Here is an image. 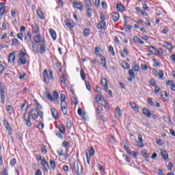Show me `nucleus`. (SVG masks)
Masks as SVG:
<instances>
[{
    "instance_id": "nucleus-1",
    "label": "nucleus",
    "mask_w": 175,
    "mask_h": 175,
    "mask_svg": "<svg viewBox=\"0 0 175 175\" xmlns=\"http://www.w3.org/2000/svg\"><path fill=\"white\" fill-rule=\"evenodd\" d=\"M42 110V105L37 103V105L33 108L30 113H25L23 118L25 120L27 126L29 127L32 126V122H31V117L33 120H38L39 117L43 118V112Z\"/></svg>"
},
{
    "instance_id": "nucleus-2",
    "label": "nucleus",
    "mask_w": 175,
    "mask_h": 175,
    "mask_svg": "<svg viewBox=\"0 0 175 175\" xmlns=\"http://www.w3.org/2000/svg\"><path fill=\"white\" fill-rule=\"evenodd\" d=\"M66 96L65 94H62L60 96V100H61V109L62 111H63V114L66 116L68 114V104H66Z\"/></svg>"
},
{
    "instance_id": "nucleus-3",
    "label": "nucleus",
    "mask_w": 175,
    "mask_h": 175,
    "mask_svg": "<svg viewBox=\"0 0 175 175\" xmlns=\"http://www.w3.org/2000/svg\"><path fill=\"white\" fill-rule=\"evenodd\" d=\"M43 79L45 83H49L50 80H54V77L53 76V71L47 70H44L43 72Z\"/></svg>"
},
{
    "instance_id": "nucleus-4",
    "label": "nucleus",
    "mask_w": 175,
    "mask_h": 175,
    "mask_svg": "<svg viewBox=\"0 0 175 175\" xmlns=\"http://www.w3.org/2000/svg\"><path fill=\"white\" fill-rule=\"evenodd\" d=\"M27 62V53L23 51H21L20 53L18 54V65H25Z\"/></svg>"
},
{
    "instance_id": "nucleus-5",
    "label": "nucleus",
    "mask_w": 175,
    "mask_h": 175,
    "mask_svg": "<svg viewBox=\"0 0 175 175\" xmlns=\"http://www.w3.org/2000/svg\"><path fill=\"white\" fill-rule=\"evenodd\" d=\"M85 154L88 165H90V162H91V157L95 155V150H94V148H88L86 150Z\"/></svg>"
},
{
    "instance_id": "nucleus-6",
    "label": "nucleus",
    "mask_w": 175,
    "mask_h": 175,
    "mask_svg": "<svg viewBox=\"0 0 175 175\" xmlns=\"http://www.w3.org/2000/svg\"><path fill=\"white\" fill-rule=\"evenodd\" d=\"M33 39H34L35 43H37V44L40 43L41 44L43 43H46V40L44 39V37L39 34L34 36Z\"/></svg>"
},
{
    "instance_id": "nucleus-7",
    "label": "nucleus",
    "mask_w": 175,
    "mask_h": 175,
    "mask_svg": "<svg viewBox=\"0 0 175 175\" xmlns=\"http://www.w3.org/2000/svg\"><path fill=\"white\" fill-rule=\"evenodd\" d=\"M6 13V5L5 3H0V20H2L3 14Z\"/></svg>"
},
{
    "instance_id": "nucleus-8",
    "label": "nucleus",
    "mask_w": 175,
    "mask_h": 175,
    "mask_svg": "<svg viewBox=\"0 0 175 175\" xmlns=\"http://www.w3.org/2000/svg\"><path fill=\"white\" fill-rule=\"evenodd\" d=\"M74 170L77 175L83 174V166L79 165V164L74 165Z\"/></svg>"
},
{
    "instance_id": "nucleus-9",
    "label": "nucleus",
    "mask_w": 175,
    "mask_h": 175,
    "mask_svg": "<svg viewBox=\"0 0 175 175\" xmlns=\"http://www.w3.org/2000/svg\"><path fill=\"white\" fill-rule=\"evenodd\" d=\"M9 64H13L14 61H16V53L12 52L9 54L8 58Z\"/></svg>"
},
{
    "instance_id": "nucleus-10",
    "label": "nucleus",
    "mask_w": 175,
    "mask_h": 175,
    "mask_svg": "<svg viewBox=\"0 0 175 175\" xmlns=\"http://www.w3.org/2000/svg\"><path fill=\"white\" fill-rule=\"evenodd\" d=\"M64 24L66 27H68V28H74L75 27V23L73 21L70 19H67L64 21Z\"/></svg>"
},
{
    "instance_id": "nucleus-11",
    "label": "nucleus",
    "mask_w": 175,
    "mask_h": 175,
    "mask_svg": "<svg viewBox=\"0 0 175 175\" xmlns=\"http://www.w3.org/2000/svg\"><path fill=\"white\" fill-rule=\"evenodd\" d=\"M138 141H135L137 143V147H144V144L143 143V137H142V135L139 134L137 136Z\"/></svg>"
},
{
    "instance_id": "nucleus-12",
    "label": "nucleus",
    "mask_w": 175,
    "mask_h": 175,
    "mask_svg": "<svg viewBox=\"0 0 175 175\" xmlns=\"http://www.w3.org/2000/svg\"><path fill=\"white\" fill-rule=\"evenodd\" d=\"M0 94H1V99L2 103H5V89L3 88L0 87Z\"/></svg>"
},
{
    "instance_id": "nucleus-13",
    "label": "nucleus",
    "mask_w": 175,
    "mask_h": 175,
    "mask_svg": "<svg viewBox=\"0 0 175 175\" xmlns=\"http://www.w3.org/2000/svg\"><path fill=\"white\" fill-rule=\"evenodd\" d=\"M73 8H75V9H79V10H83V3H80V2H75L73 3Z\"/></svg>"
},
{
    "instance_id": "nucleus-14",
    "label": "nucleus",
    "mask_w": 175,
    "mask_h": 175,
    "mask_svg": "<svg viewBox=\"0 0 175 175\" xmlns=\"http://www.w3.org/2000/svg\"><path fill=\"white\" fill-rule=\"evenodd\" d=\"M41 165L43 166L45 172H49L47 169H49V163L46 161V159H43L41 160Z\"/></svg>"
},
{
    "instance_id": "nucleus-15",
    "label": "nucleus",
    "mask_w": 175,
    "mask_h": 175,
    "mask_svg": "<svg viewBox=\"0 0 175 175\" xmlns=\"http://www.w3.org/2000/svg\"><path fill=\"white\" fill-rule=\"evenodd\" d=\"M51 113L52 114V117H53V118L55 120H57L58 118V112L57 111V109L55 108H51Z\"/></svg>"
},
{
    "instance_id": "nucleus-16",
    "label": "nucleus",
    "mask_w": 175,
    "mask_h": 175,
    "mask_svg": "<svg viewBox=\"0 0 175 175\" xmlns=\"http://www.w3.org/2000/svg\"><path fill=\"white\" fill-rule=\"evenodd\" d=\"M111 17L114 23H117V21L120 20V14H118V12H113L111 14Z\"/></svg>"
},
{
    "instance_id": "nucleus-17",
    "label": "nucleus",
    "mask_w": 175,
    "mask_h": 175,
    "mask_svg": "<svg viewBox=\"0 0 175 175\" xmlns=\"http://www.w3.org/2000/svg\"><path fill=\"white\" fill-rule=\"evenodd\" d=\"M46 47H47V44H46V42H44L40 44V54H44V53H46Z\"/></svg>"
},
{
    "instance_id": "nucleus-18",
    "label": "nucleus",
    "mask_w": 175,
    "mask_h": 175,
    "mask_svg": "<svg viewBox=\"0 0 175 175\" xmlns=\"http://www.w3.org/2000/svg\"><path fill=\"white\" fill-rule=\"evenodd\" d=\"M101 84L103 88H105V91H107L109 90V85L107 84V80L105 78H103L101 80Z\"/></svg>"
},
{
    "instance_id": "nucleus-19",
    "label": "nucleus",
    "mask_w": 175,
    "mask_h": 175,
    "mask_svg": "<svg viewBox=\"0 0 175 175\" xmlns=\"http://www.w3.org/2000/svg\"><path fill=\"white\" fill-rule=\"evenodd\" d=\"M98 29H106V22L105 21H101L97 25Z\"/></svg>"
},
{
    "instance_id": "nucleus-20",
    "label": "nucleus",
    "mask_w": 175,
    "mask_h": 175,
    "mask_svg": "<svg viewBox=\"0 0 175 175\" xmlns=\"http://www.w3.org/2000/svg\"><path fill=\"white\" fill-rule=\"evenodd\" d=\"M115 116H116V118H120L122 117V113H121V109L118 107H116L115 109Z\"/></svg>"
},
{
    "instance_id": "nucleus-21",
    "label": "nucleus",
    "mask_w": 175,
    "mask_h": 175,
    "mask_svg": "<svg viewBox=\"0 0 175 175\" xmlns=\"http://www.w3.org/2000/svg\"><path fill=\"white\" fill-rule=\"evenodd\" d=\"M130 106H131V109H133V110H134V111H137V112L139 111V106H137L136 103L131 102L130 103Z\"/></svg>"
},
{
    "instance_id": "nucleus-22",
    "label": "nucleus",
    "mask_w": 175,
    "mask_h": 175,
    "mask_svg": "<svg viewBox=\"0 0 175 175\" xmlns=\"http://www.w3.org/2000/svg\"><path fill=\"white\" fill-rule=\"evenodd\" d=\"M133 40L135 43H138V44H144V42L137 36H134L133 38Z\"/></svg>"
},
{
    "instance_id": "nucleus-23",
    "label": "nucleus",
    "mask_w": 175,
    "mask_h": 175,
    "mask_svg": "<svg viewBox=\"0 0 175 175\" xmlns=\"http://www.w3.org/2000/svg\"><path fill=\"white\" fill-rule=\"evenodd\" d=\"M49 33L53 40H55L57 39V33L55 32V30L53 29H49Z\"/></svg>"
},
{
    "instance_id": "nucleus-24",
    "label": "nucleus",
    "mask_w": 175,
    "mask_h": 175,
    "mask_svg": "<svg viewBox=\"0 0 175 175\" xmlns=\"http://www.w3.org/2000/svg\"><path fill=\"white\" fill-rule=\"evenodd\" d=\"M37 14L41 20H44V15L43 14V12H42V9L40 8L37 9Z\"/></svg>"
},
{
    "instance_id": "nucleus-25",
    "label": "nucleus",
    "mask_w": 175,
    "mask_h": 175,
    "mask_svg": "<svg viewBox=\"0 0 175 175\" xmlns=\"http://www.w3.org/2000/svg\"><path fill=\"white\" fill-rule=\"evenodd\" d=\"M143 113H144V116H146V117H147L148 118H150V117H151V112H150L148 109L144 108Z\"/></svg>"
},
{
    "instance_id": "nucleus-26",
    "label": "nucleus",
    "mask_w": 175,
    "mask_h": 175,
    "mask_svg": "<svg viewBox=\"0 0 175 175\" xmlns=\"http://www.w3.org/2000/svg\"><path fill=\"white\" fill-rule=\"evenodd\" d=\"M163 46L168 50H172L173 49V45L169 42H163Z\"/></svg>"
},
{
    "instance_id": "nucleus-27",
    "label": "nucleus",
    "mask_w": 175,
    "mask_h": 175,
    "mask_svg": "<svg viewBox=\"0 0 175 175\" xmlns=\"http://www.w3.org/2000/svg\"><path fill=\"white\" fill-rule=\"evenodd\" d=\"M78 114L82 117V118H85V111H83L81 108L78 109Z\"/></svg>"
},
{
    "instance_id": "nucleus-28",
    "label": "nucleus",
    "mask_w": 175,
    "mask_h": 175,
    "mask_svg": "<svg viewBox=\"0 0 175 175\" xmlns=\"http://www.w3.org/2000/svg\"><path fill=\"white\" fill-rule=\"evenodd\" d=\"M58 129H59L60 133H62V135H65L66 129H65V126H64V125L59 124L58 126Z\"/></svg>"
},
{
    "instance_id": "nucleus-29",
    "label": "nucleus",
    "mask_w": 175,
    "mask_h": 175,
    "mask_svg": "<svg viewBox=\"0 0 175 175\" xmlns=\"http://www.w3.org/2000/svg\"><path fill=\"white\" fill-rule=\"evenodd\" d=\"M141 154L142 157L145 158V159L147 161L148 159V154H147V150L144 149L141 151Z\"/></svg>"
},
{
    "instance_id": "nucleus-30",
    "label": "nucleus",
    "mask_w": 175,
    "mask_h": 175,
    "mask_svg": "<svg viewBox=\"0 0 175 175\" xmlns=\"http://www.w3.org/2000/svg\"><path fill=\"white\" fill-rule=\"evenodd\" d=\"M6 110L10 116H12V114H13V107L12 105H8L6 107Z\"/></svg>"
},
{
    "instance_id": "nucleus-31",
    "label": "nucleus",
    "mask_w": 175,
    "mask_h": 175,
    "mask_svg": "<svg viewBox=\"0 0 175 175\" xmlns=\"http://www.w3.org/2000/svg\"><path fill=\"white\" fill-rule=\"evenodd\" d=\"M96 102H103V100H105V98L103 97V96L98 94L97 96H96Z\"/></svg>"
},
{
    "instance_id": "nucleus-32",
    "label": "nucleus",
    "mask_w": 175,
    "mask_h": 175,
    "mask_svg": "<svg viewBox=\"0 0 175 175\" xmlns=\"http://www.w3.org/2000/svg\"><path fill=\"white\" fill-rule=\"evenodd\" d=\"M61 81L62 83H63L65 87H68V85L66 84V75H65L64 74H63L62 76Z\"/></svg>"
},
{
    "instance_id": "nucleus-33",
    "label": "nucleus",
    "mask_w": 175,
    "mask_h": 175,
    "mask_svg": "<svg viewBox=\"0 0 175 175\" xmlns=\"http://www.w3.org/2000/svg\"><path fill=\"white\" fill-rule=\"evenodd\" d=\"M33 33H39V26L38 25H35L32 28Z\"/></svg>"
},
{
    "instance_id": "nucleus-34",
    "label": "nucleus",
    "mask_w": 175,
    "mask_h": 175,
    "mask_svg": "<svg viewBox=\"0 0 175 175\" xmlns=\"http://www.w3.org/2000/svg\"><path fill=\"white\" fill-rule=\"evenodd\" d=\"M116 8L120 12H124L125 10V8L123 7L122 4H117L116 5Z\"/></svg>"
},
{
    "instance_id": "nucleus-35",
    "label": "nucleus",
    "mask_w": 175,
    "mask_h": 175,
    "mask_svg": "<svg viewBox=\"0 0 175 175\" xmlns=\"http://www.w3.org/2000/svg\"><path fill=\"white\" fill-rule=\"evenodd\" d=\"M90 33H91V30L88 28H86L83 30V36L87 37L90 36Z\"/></svg>"
},
{
    "instance_id": "nucleus-36",
    "label": "nucleus",
    "mask_w": 175,
    "mask_h": 175,
    "mask_svg": "<svg viewBox=\"0 0 175 175\" xmlns=\"http://www.w3.org/2000/svg\"><path fill=\"white\" fill-rule=\"evenodd\" d=\"M122 66L123 69H129V68H131V66H129V64L126 63V62H122Z\"/></svg>"
},
{
    "instance_id": "nucleus-37",
    "label": "nucleus",
    "mask_w": 175,
    "mask_h": 175,
    "mask_svg": "<svg viewBox=\"0 0 175 175\" xmlns=\"http://www.w3.org/2000/svg\"><path fill=\"white\" fill-rule=\"evenodd\" d=\"M97 167H98L99 172H100V173L102 174H103V173H105V168L103 167V166H102V165L97 164Z\"/></svg>"
},
{
    "instance_id": "nucleus-38",
    "label": "nucleus",
    "mask_w": 175,
    "mask_h": 175,
    "mask_svg": "<svg viewBox=\"0 0 175 175\" xmlns=\"http://www.w3.org/2000/svg\"><path fill=\"white\" fill-rule=\"evenodd\" d=\"M31 49L33 53H38V46L34 42H32Z\"/></svg>"
},
{
    "instance_id": "nucleus-39",
    "label": "nucleus",
    "mask_w": 175,
    "mask_h": 175,
    "mask_svg": "<svg viewBox=\"0 0 175 175\" xmlns=\"http://www.w3.org/2000/svg\"><path fill=\"white\" fill-rule=\"evenodd\" d=\"M31 34L28 32L27 36L25 37V40H26L27 43H29V42H31Z\"/></svg>"
},
{
    "instance_id": "nucleus-40",
    "label": "nucleus",
    "mask_w": 175,
    "mask_h": 175,
    "mask_svg": "<svg viewBox=\"0 0 175 175\" xmlns=\"http://www.w3.org/2000/svg\"><path fill=\"white\" fill-rule=\"evenodd\" d=\"M80 75H81V77L82 79V80H83L84 81H85V72H84V70L81 69L80 71Z\"/></svg>"
},
{
    "instance_id": "nucleus-41",
    "label": "nucleus",
    "mask_w": 175,
    "mask_h": 175,
    "mask_svg": "<svg viewBox=\"0 0 175 175\" xmlns=\"http://www.w3.org/2000/svg\"><path fill=\"white\" fill-rule=\"evenodd\" d=\"M86 14L88 17H92V10L91 8H87Z\"/></svg>"
},
{
    "instance_id": "nucleus-42",
    "label": "nucleus",
    "mask_w": 175,
    "mask_h": 175,
    "mask_svg": "<svg viewBox=\"0 0 175 175\" xmlns=\"http://www.w3.org/2000/svg\"><path fill=\"white\" fill-rule=\"evenodd\" d=\"M100 51V48H99V47H95V49H94V53H95L96 55H97L98 57H100V53H99Z\"/></svg>"
},
{
    "instance_id": "nucleus-43",
    "label": "nucleus",
    "mask_w": 175,
    "mask_h": 175,
    "mask_svg": "<svg viewBox=\"0 0 175 175\" xmlns=\"http://www.w3.org/2000/svg\"><path fill=\"white\" fill-rule=\"evenodd\" d=\"M161 154L163 159H167V158H169V156L167 155V152H166L165 151H162Z\"/></svg>"
},
{
    "instance_id": "nucleus-44",
    "label": "nucleus",
    "mask_w": 175,
    "mask_h": 175,
    "mask_svg": "<svg viewBox=\"0 0 175 175\" xmlns=\"http://www.w3.org/2000/svg\"><path fill=\"white\" fill-rule=\"evenodd\" d=\"M27 107H28V103H25L21 106L22 111H26Z\"/></svg>"
},
{
    "instance_id": "nucleus-45",
    "label": "nucleus",
    "mask_w": 175,
    "mask_h": 175,
    "mask_svg": "<svg viewBox=\"0 0 175 175\" xmlns=\"http://www.w3.org/2000/svg\"><path fill=\"white\" fill-rule=\"evenodd\" d=\"M59 98V95L58 94V92H53V102H55L58 98Z\"/></svg>"
},
{
    "instance_id": "nucleus-46",
    "label": "nucleus",
    "mask_w": 175,
    "mask_h": 175,
    "mask_svg": "<svg viewBox=\"0 0 175 175\" xmlns=\"http://www.w3.org/2000/svg\"><path fill=\"white\" fill-rule=\"evenodd\" d=\"M91 0H85V8H90L92 6Z\"/></svg>"
},
{
    "instance_id": "nucleus-47",
    "label": "nucleus",
    "mask_w": 175,
    "mask_h": 175,
    "mask_svg": "<svg viewBox=\"0 0 175 175\" xmlns=\"http://www.w3.org/2000/svg\"><path fill=\"white\" fill-rule=\"evenodd\" d=\"M3 124H4V126H5L7 131H10L11 128L9 126V122H8V120H4Z\"/></svg>"
},
{
    "instance_id": "nucleus-48",
    "label": "nucleus",
    "mask_w": 175,
    "mask_h": 175,
    "mask_svg": "<svg viewBox=\"0 0 175 175\" xmlns=\"http://www.w3.org/2000/svg\"><path fill=\"white\" fill-rule=\"evenodd\" d=\"M129 75L132 77V79H135L136 75H135V72H133V70H130L129 71Z\"/></svg>"
},
{
    "instance_id": "nucleus-49",
    "label": "nucleus",
    "mask_w": 175,
    "mask_h": 175,
    "mask_svg": "<svg viewBox=\"0 0 175 175\" xmlns=\"http://www.w3.org/2000/svg\"><path fill=\"white\" fill-rule=\"evenodd\" d=\"M157 76H159V77L161 80H163L164 74L162 70L159 71Z\"/></svg>"
},
{
    "instance_id": "nucleus-50",
    "label": "nucleus",
    "mask_w": 175,
    "mask_h": 175,
    "mask_svg": "<svg viewBox=\"0 0 175 175\" xmlns=\"http://www.w3.org/2000/svg\"><path fill=\"white\" fill-rule=\"evenodd\" d=\"M109 51L111 53V55H116V53H114V48L112 46H109Z\"/></svg>"
},
{
    "instance_id": "nucleus-51",
    "label": "nucleus",
    "mask_w": 175,
    "mask_h": 175,
    "mask_svg": "<svg viewBox=\"0 0 175 175\" xmlns=\"http://www.w3.org/2000/svg\"><path fill=\"white\" fill-rule=\"evenodd\" d=\"M148 103L150 105V106H152L154 107V104L155 103V101L152 100V98H148Z\"/></svg>"
},
{
    "instance_id": "nucleus-52",
    "label": "nucleus",
    "mask_w": 175,
    "mask_h": 175,
    "mask_svg": "<svg viewBox=\"0 0 175 175\" xmlns=\"http://www.w3.org/2000/svg\"><path fill=\"white\" fill-rule=\"evenodd\" d=\"M157 49H155V47L154 46H149V51L151 52V53L154 55V54H155V51H156Z\"/></svg>"
},
{
    "instance_id": "nucleus-53",
    "label": "nucleus",
    "mask_w": 175,
    "mask_h": 175,
    "mask_svg": "<svg viewBox=\"0 0 175 175\" xmlns=\"http://www.w3.org/2000/svg\"><path fill=\"white\" fill-rule=\"evenodd\" d=\"M66 126L67 128H72V121L69 119L66 120Z\"/></svg>"
},
{
    "instance_id": "nucleus-54",
    "label": "nucleus",
    "mask_w": 175,
    "mask_h": 175,
    "mask_svg": "<svg viewBox=\"0 0 175 175\" xmlns=\"http://www.w3.org/2000/svg\"><path fill=\"white\" fill-rule=\"evenodd\" d=\"M50 166L53 169V170H54V169H55V161H50Z\"/></svg>"
},
{
    "instance_id": "nucleus-55",
    "label": "nucleus",
    "mask_w": 175,
    "mask_h": 175,
    "mask_svg": "<svg viewBox=\"0 0 175 175\" xmlns=\"http://www.w3.org/2000/svg\"><path fill=\"white\" fill-rule=\"evenodd\" d=\"M12 46H18V40H17V38H14V40H12Z\"/></svg>"
},
{
    "instance_id": "nucleus-56",
    "label": "nucleus",
    "mask_w": 175,
    "mask_h": 175,
    "mask_svg": "<svg viewBox=\"0 0 175 175\" xmlns=\"http://www.w3.org/2000/svg\"><path fill=\"white\" fill-rule=\"evenodd\" d=\"M94 5L96 8L100 6V0H94Z\"/></svg>"
},
{
    "instance_id": "nucleus-57",
    "label": "nucleus",
    "mask_w": 175,
    "mask_h": 175,
    "mask_svg": "<svg viewBox=\"0 0 175 175\" xmlns=\"http://www.w3.org/2000/svg\"><path fill=\"white\" fill-rule=\"evenodd\" d=\"M165 84L166 85H170L172 87L174 84V81L168 80L166 81Z\"/></svg>"
},
{
    "instance_id": "nucleus-58",
    "label": "nucleus",
    "mask_w": 175,
    "mask_h": 175,
    "mask_svg": "<svg viewBox=\"0 0 175 175\" xmlns=\"http://www.w3.org/2000/svg\"><path fill=\"white\" fill-rule=\"evenodd\" d=\"M25 76H27V74L24 73V72H21L19 75V79L20 80H23V79H25Z\"/></svg>"
},
{
    "instance_id": "nucleus-59",
    "label": "nucleus",
    "mask_w": 175,
    "mask_h": 175,
    "mask_svg": "<svg viewBox=\"0 0 175 175\" xmlns=\"http://www.w3.org/2000/svg\"><path fill=\"white\" fill-rule=\"evenodd\" d=\"M100 61L103 64V68H106V59L105 57H103L100 59Z\"/></svg>"
},
{
    "instance_id": "nucleus-60",
    "label": "nucleus",
    "mask_w": 175,
    "mask_h": 175,
    "mask_svg": "<svg viewBox=\"0 0 175 175\" xmlns=\"http://www.w3.org/2000/svg\"><path fill=\"white\" fill-rule=\"evenodd\" d=\"M57 155H59L60 157L63 156L64 155V149H59L57 151Z\"/></svg>"
},
{
    "instance_id": "nucleus-61",
    "label": "nucleus",
    "mask_w": 175,
    "mask_h": 175,
    "mask_svg": "<svg viewBox=\"0 0 175 175\" xmlns=\"http://www.w3.org/2000/svg\"><path fill=\"white\" fill-rule=\"evenodd\" d=\"M16 163H17V160H16V159H12L10 161V165L11 166H14V165H16Z\"/></svg>"
},
{
    "instance_id": "nucleus-62",
    "label": "nucleus",
    "mask_w": 175,
    "mask_h": 175,
    "mask_svg": "<svg viewBox=\"0 0 175 175\" xmlns=\"http://www.w3.org/2000/svg\"><path fill=\"white\" fill-rule=\"evenodd\" d=\"M141 68L143 70H147V69H148V67L147 66V64H141Z\"/></svg>"
},
{
    "instance_id": "nucleus-63",
    "label": "nucleus",
    "mask_w": 175,
    "mask_h": 175,
    "mask_svg": "<svg viewBox=\"0 0 175 175\" xmlns=\"http://www.w3.org/2000/svg\"><path fill=\"white\" fill-rule=\"evenodd\" d=\"M149 83L150 85H152V87H155V85L157 84V83H155V80H154L153 79H150L149 81Z\"/></svg>"
},
{
    "instance_id": "nucleus-64",
    "label": "nucleus",
    "mask_w": 175,
    "mask_h": 175,
    "mask_svg": "<svg viewBox=\"0 0 175 175\" xmlns=\"http://www.w3.org/2000/svg\"><path fill=\"white\" fill-rule=\"evenodd\" d=\"M170 59L172 60V62H174L175 63V54H173L170 57Z\"/></svg>"
}]
</instances>
